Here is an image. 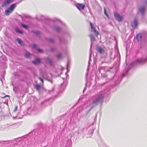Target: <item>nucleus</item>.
I'll use <instances>...</instances> for the list:
<instances>
[{"instance_id": "obj_23", "label": "nucleus", "mask_w": 147, "mask_h": 147, "mask_svg": "<svg viewBox=\"0 0 147 147\" xmlns=\"http://www.w3.org/2000/svg\"><path fill=\"white\" fill-rule=\"evenodd\" d=\"M33 32L37 36H39L40 34V32L38 31H33Z\"/></svg>"}, {"instance_id": "obj_35", "label": "nucleus", "mask_w": 147, "mask_h": 147, "mask_svg": "<svg viewBox=\"0 0 147 147\" xmlns=\"http://www.w3.org/2000/svg\"><path fill=\"white\" fill-rule=\"evenodd\" d=\"M7 96L9 97V95H6V96H5L3 98H5V97H7Z\"/></svg>"}, {"instance_id": "obj_20", "label": "nucleus", "mask_w": 147, "mask_h": 147, "mask_svg": "<svg viewBox=\"0 0 147 147\" xmlns=\"http://www.w3.org/2000/svg\"><path fill=\"white\" fill-rule=\"evenodd\" d=\"M15 31L18 33H19L21 34H23V32L20 30L18 29V28H16Z\"/></svg>"}, {"instance_id": "obj_40", "label": "nucleus", "mask_w": 147, "mask_h": 147, "mask_svg": "<svg viewBox=\"0 0 147 147\" xmlns=\"http://www.w3.org/2000/svg\"><path fill=\"white\" fill-rule=\"evenodd\" d=\"M88 63H89V62H88Z\"/></svg>"}, {"instance_id": "obj_34", "label": "nucleus", "mask_w": 147, "mask_h": 147, "mask_svg": "<svg viewBox=\"0 0 147 147\" xmlns=\"http://www.w3.org/2000/svg\"><path fill=\"white\" fill-rule=\"evenodd\" d=\"M55 50L54 48H51V51H53Z\"/></svg>"}, {"instance_id": "obj_8", "label": "nucleus", "mask_w": 147, "mask_h": 147, "mask_svg": "<svg viewBox=\"0 0 147 147\" xmlns=\"http://www.w3.org/2000/svg\"><path fill=\"white\" fill-rule=\"evenodd\" d=\"M114 16L116 19L118 21H121L123 18V17L120 16L116 13H114Z\"/></svg>"}, {"instance_id": "obj_27", "label": "nucleus", "mask_w": 147, "mask_h": 147, "mask_svg": "<svg viewBox=\"0 0 147 147\" xmlns=\"http://www.w3.org/2000/svg\"><path fill=\"white\" fill-rule=\"evenodd\" d=\"M71 141L70 140L68 141L67 142V145H66V146H67L68 145V144H69V147H71Z\"/></svg>"}, {"instance_id": "obj_32", "label": "nucleus", "mask_w": 147, "mask_h": 147, "mask_svg": "<svg viewBox=\"0 0 147 147\" xmlns=\"http://www.w3.org/2000/svg\"><path fill=\"white\" fill-rule=\"evenodd\" d=\"M60 28H55V30L57 31H59L60 30Z\"/></svg>"}, {"instance_id": "obj_5", "label": "nucleus", "mask_w": 147, "mask_h": 147, "mask_svg": "<svg viewBox=\"0 0 147 147\" xmlns=\"http://www.w3.org/2000/svg\"><path fill=\"white\" fill-rule=\"evenodd\" d=\"M96 50L100 54H102L105 53L104 49L99 46H98L96 47Z\"/></svg>"}, {"instance_id": "obj_37", "label": "nucleus", "mask_w": 147, "mask_h": 147, "mask_svg": "<svg viewBox=\"0 0 147 147\" xmlns=\"http://www.w3.org/2000/svg\"><path fill=\"white\" fill-rule=\"evenodd\" d=\"M86 89V88H84V90H83V91H84Z\"/></svg>"}, {"instance_id": "obj_7", "label": "nucleus", "mask_w": 147, "mask_h": 147, "mask_svg": "<svg viewBox=\"0 0 147 147\" xmlns=\"http://www.w3.org/2000/svg\"><path fill=\"white\" fill-rule=\"evenodd\" d=\"M76 6L80 10L84 9L85 7V5L82 3L77 4H76Z\"/></svg>"}, {"instance_id": "obj_18", "label": "nucleus", "mask_w": 147, "mask_h": 147, "mask_svg": "<svg viewBox=\"0 0 147 147\" xmlns=\"http://www.w3.org/2000/svg\"><path fill=\"white\" fill-rule=\"evenodd\" d=\"M40 60L39 59L36 58L35 59V60L34 61H32V63L36 65V63H40Z\"/></svg>"}, {"instance_id": "obj_9", "label": "nucleus", "mask_w": 147, "mask_h": 147, "mask_svg": "<svg viewBox=\"0 0 147 147\" xmlns=\"http://www.w3.org/2000/svg\"><path fill=\"white\" fill-rule=\"evenodd\" d=\"M146 10V7L145 6L142 7L139 9V11L142 15H143Z\"/></svg>"}, {"instance_id": "obj_31", "label": "nucleus", "mask_w": 147, "mask_h": 147, "mask_svg": "<svg viewBox=\"0 0 147 147\" xmlns=\"http://www.w3.org/2000/svg\"><path fill=\"white\" fill-rule=\"evenodd\" d=\"M17 109H18V107H17V106H16L15 107V109L14 110V111L15 112L17 110Z\"/></svg>"}, {"instance_id": "obj_36", "label": "nucleus", "mask_w": 147, "mask_h": 147, "mask_svg": "<svg viewBox=\"0 0 147 147\" xmlns=\"http://www.w3.org/2000/svg\"><path fill=\"white\" fill-rule=\"evenodd\" d=\"M42 18L40 19V20H43V18H44V17H43V16H42Z\"/></svg>"}, {"instance_id": "obj_26", "label": "nucleus", "mask_w": 147, "mask_h": 147, "mask_svg": "<svg viewBox=\"0 0 147 147\" xmlns=\"http://www.w3.org/2000/svg\"><path fill=\"white\" fill-rule=\"evenodd\" d=\"M104 14H105V15L107 16V17L108 18H109V16L106 12V9L105 8H104Z\"/></svg>"}, {"instance_id": "obj_19", "label": "nucleus", "mask_w": 147, "mask_h": 147, "mask_svg": "<svg viewBox=\"0 0 147 147\" xmlns=\"http://www.w3.org/2000/svg\"><path fill=\"white\" fill-rule=\"evenodd\" d=\"M101 78L102 79H105L106 80V82L107 81V76L105 74H101Z\"/></svg>"}, {"instance_id": "obj_33", "label": "nucleus", "mask_w": 147, "mask_h": 147, "mask_svg": "<svg viewBox=\"0 0 147 147\" xmlns=\"http://www.w3.org/2000/svg\"><path fill=\"white\" fill-rule=\"evenodd\" d=\"M90 24L91 28H94L93 26H92V23L91 22H90Z\"/></svg>"}, {"instance_id": "obj_29", "label": "nucleus", "mask_w": 147, "mask_h": 147, "mask_svg": "<svg viewBox=\"0 0 147 147\" xmlns=\"http://www.w3.org/2000/svg\"><path fill=\"white\" fill-rule=\"evenodd\" d=\"M39 79L41 81L42 83L43 84V81L42 78L41 77H39Z\"/></svg>"}, {"instance_id": "obj_4", "label": "nucleus", "mask_w": 147, "mask_h": 147, "mask_svg": "<svg viewBox=\"0 0 147 147\" xmlns=\"http://www.w3.org/2000/svg\"><path fill=\"white\" fill-rule=\"evenodd\" d=\"M14 0H5L1 4L2 7H6L12 2Z\"/></svg>"}, {"instance_id": "obj_12", "label": "nucleus", "mask_w": 147, "mask_h": 147, "mask_svg": "<svg viewBox=\"0 0 147 147\" xmlns=\"http://www.w3.org/2000/svg\"><path fill=\"white\" fill-rule=\"evenodd\" d=\"M107 67H100L99 70L100 73L101 71L102 70H105V71H109V70L106 69Z\"/></svg>"}, {"instance_id": "obj_16", "label": "nucleus", "mask_w": 147, "mask_h": 147, "mask_svg": "<svg viewBox=\"0 0 147 147\" xmlns=\"http://www.w3.org/2000/svg\"><path fill=\"white\" fill-rule=\"evenodd\" d=\"M90 40L91 42V45L92 44L93 42L94 41L95 39L94 36L91 34L90 35Z\"/></svg>"}, {"instance_id": "obj_3", "label": "nucleus", "mask_w": 147, "mask_h": 147, "mask_svg": "<svg viewBox=\"0 0 147 147\" xmlns=\"http://www.w3.org/2000/svg\"><path fill=\"white\" fill-rule=\"evenodd\" d=\"M16 6V4H13L11 5L5 11V15L7 16L9 15L10 13L12 12Z\"/></svg>"}, {"instance_id": "obj_24", "label": "nucleus", "mask_w": 147, "mask_h": 147, "mask_svg": "<svg viewBox=\"0 0 147 147\" xmlns=\"http://www.w3.org/2000/svg\"><path fill=\"white\" fill-rule=\"evenodd\" d=\"M30 54L28 52H26L25 54V56L26 58H28L30 57Z\"/></svg>"}, {"instance_id": "obj_11", "label": "nucleus", "mask_w": 147, "mask_h": 147, "mask_svg": "<svg viewBox=\"0 0 147 147\" xmlns=\"http://www.w3.org/2000/svg\"><path fill=\"white\" fill-rule=\"evenodd\" d=\"M32 47L35 49H36L37 51L39 53H42L43 52V51L41 49H38L37 46L35 44H33L32 45Z\"/></svg>"}, {"instance_id": "obj_2", "label": "nucleus", "mask_w": 147, "mask_h": 147, "mask_svg": "<svg viewBox=\"0 0 147 147\" xmlns=\"http://www.w3.org/2000/svg\"><path fill=\"white\" fill-rule=\"evenodd\" d=\"M147 61V58L145 59H136L135 61L132 63L131 64V65L132 66H136L138 65L143 63Z\"/></svg>"}, {"instance_id": "obj_17", "label": "nucleus", "mask_w": 147, "mask_h": 147, "mask_svg": "<svg viewBox=\"0 0 147 147\" xmlns=\"http://www.w3.org/2000/svg\"><path fill=\"white\" fill-rule=\"evenodd\" d=\"M6 127L5 125L0 126V131H4L6 129Z\"/></svg>"}, {"instance_id": "obj_10", "label": "nucleus", "mask_w": 147, "mask_h": 147, "mask_svg": "<svg viewBox=\"0 0 147 147\" xmlns=\"http://www.w3.org/2000/svg\"><path fill=\"white\" fill-rule=\"evenodd\" d=\"M142 38V36L140 34H138L136 36V38L138 42H141Z\"/></svg>"}, {"instance_id": "obj_1", "label": "nucleus", "mask_w": 147, "mask_h": 147, "mask_svg": "<svg viewBox=\"0 0 147 147\" xmlns=\"http://www.w3.org/2000/svg\"><path fill=\"white\" fill-rule=\"evenodd\" d=\"M105 95L104 91H101L96 94L93 97V101L91 104V107L90 110L94 107L102 103Z\"/></svg>"}, {"instance_id": "obj_30", "label": "nucleus", "mask_w": 147, "mask_h": 147, "mask_svg": "<svg viewBox=\"0 0 147 147\" xmlns=\"http://www.w3.org/2000/svg\"><path fill=\"white\" fill-rule=\"evenodd\" d=\"M50 41L51 42L53 43L54 42V40L53 39H50Z\"/></svg>"}, {"instance_id": "obj_39", "label": "nucleus", "mask_w": 147, "mask_h": 147, "mask_svg": "<svg viewBox=\"0 0 147 147\" xmlns=\"http://www.w3.org/2000/svg\"><path fill=\"white\" fill-rule=\"evenodd\" d=\"M90 60V57H89V60Z\"/></svg>"}, {"instance_id": "obj_25", "label": "nucleus", "mask_w": 147, "mask_h": 147, "mask_svg": "<svg viewBox=\"0 0 147 147\" xmlns=\"http://www.w3.org/2000/svg\"><path fill=\"white\" fill-rule=\"evenodd\" d=\"M35 87L37 90H39L40 89V86L38 84H36L35 86Z\"/></svg>"}, {"instance_id": "obj_6", "label": "nucleus", "mask_w": 147, "mask_h": 147, "mask_svg": "<svg viewBox=\"0 0 147 147\" xmlns=\"http://www.w3.org/2000/svg\"><path fill=\"white\" fill-rule=\"evenodd\" d=\"M138 20L137 18H135L131 24L133 28H136L138 26Z\"/></svg>"}, {"instance_id": "obj_22", "label": "nucleus", "mask_w": 147, "mask_h": 147, "mask_svg": "<svg viewBox=\"0 0 147 147\" xmlns=\"http://www.w3.org/2000/svg\"><path fill=\"white\" fill-rule=\"evenodd\" d=\"M16 40L18 41V42L20 45L22 46L24 45V43L21 42V40L19 38H17L16 39Z\"/></svg>"}, {"instance_id": "obj_14", "label": "nucleus", "mask_w": 147, "mask_h": 147, "mask_svg": "<svg viewBox=\"0 0 147 147\" xmlns=\"http://www.w3.org/2000/svg\"><path fill=\"white\" fill-rule=\"evenodd\" d=\"M45 60L47 63H49L50 65L52 64V62L50 59L49 58H45Z\"/></svg>"}, {"instance_id": "obj_28", "label": "nucleus", "mask_w": 147, "mask_h": 147, "mask_svg": "<svg viewBox=\"0 0 147 147\" xmlns=\"http://www.w3.org/2000/svg\"><path fill=\"white\" fill-rule=\"evenodd\" d=\"M21 26L23 27V28H28L27 26L24 25L23 24H21Z\"/></svg>"}, {"instance_id": "obj_38", "label": "nucleus", "mask_w": 147, "mask_h": 147, "mask_svg": "<svg viewBox=\"0 0 147 147\" xmlns=\"http://www.w3.org/2000/svg\"><path fill=\"white\" fill-rule=\"evenodd\" d=\"M96 116H97V115H96V116L95 117V119L96 118Z\"/></svg>"}, {"instance_id": "obj_21", "label": "nucleus", "mask_w": 147, "mask_h": 147, "mask_svg": "<svg viewBox=\"0 0 147 147\" xmlns=\"http://www.w3.org/2000/svg\"><path fill=\"white\" fill-rule=\"evenodd\" d=\"M57 57V59H61L63 57L62 55L60 53H59L58 54Z\"/></svg>"}, {"instance_id": "obj_15", "label": "nucleus", "mask_w": 147, "mask_h": 147, "mask_svg": "<svg viewBox=\"0 0 147 147\" xmlns=\"http://www.w3.org/2000/svg\"><path fill=\"white\" fill-rule=\"evenodd\" d=\"M59 21V23H60L61 24H62V27H66V26L65 24H64L63 23H62L60 21H59L57 19H54L53 20V21H54V22H55V21Z\"/></svg>"}, {"instance_id": "obj_13", "label": "nucleus", "mask_w": 147, "mask_h": 147, "mask_svg": "<svg viewBox=\"0 0 147 147\" xmlns=\"http://www.w3.org/2000/svg\"><path fill=\"white\" fill-rule=\"evenodd\" d=\"M91 32H93L94 34L96 35V36L98 35L99 33L95 29V28H91Z\"/></svg>"}]
</instances>
